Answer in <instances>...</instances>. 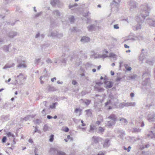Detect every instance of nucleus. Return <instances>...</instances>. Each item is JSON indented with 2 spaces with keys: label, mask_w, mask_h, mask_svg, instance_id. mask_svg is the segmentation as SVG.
Segmentation results:
<instances>
[{
  "label": "nucleus",
  "mask_w": 155,
  "mask_h": 155,
  "mask_svg": "<svg viewBox=\"0 0 155 155\" xmlns=\"http://www.w3.org/2000/svg\"><path fill=\"white\" fill-rule=\"evenodd\" d=\"M140 9V15L137 16L136 18L137 21L139 23L133 27L134 29L137 30L141 28V24L145 18L149 15L150 11L149 6L146 3L142 4Z\"/></svg>",
  "instance_id": "f257e3e1"
},
{
  "label": "nucleus",
  "mask_w": 155,
  "mask_h": 155,
  "mask_svg": "<svg viewBox=\"0 0 155 155\" xmlns=\"http://www.w3.org/2000/svg\"><path fill=\"white\" fill-rule=\"evenodd\" d=\"M110 120L106 123V126L109 128L111 127L113 125H114L116 122L117 120V117L116 115L113 114H112L107 118Z\"/></svg>",
  "instance_id": "f03ea898"
},
{
  "label": "nucleus",
  "mask_w": 155,
  "mask_h": 155,
  "mask_svg": "<svg viewBox=\"0 0 155 155\" xmlns=\"http://www.w3.org/2000/svg\"><path fill=\"white\" fill-rule=\"evenodd\" d=\"M15 60L18 63V64L17 67L19 68H26L27 66L25 64V61L22 60V57L21 56H19L18 57L15 58Z\"/></svg>",
  "instance_id": "7ed1b4c3"
},
{
  "label": "nucleus",
  "mask_w": 155,
  "mask_h": 155,
  "mask_svg": "<svg viewBox=\"0 0 155 155\" xmlns=\"http://www.w3.org/2000/svg\"><path fill=\"white\" fill-rule=\"evenodd\" d=\"M49 153L51 155H66L64 152L58 150L57 148H51L49 150Z\"/></svg>",
  "instance_id": "20e7f679"
},
{
  "label": "nucleus",
  "mask_w": 155,
  "mask_h": 155,
  "mask_svg": "<svg viewBox=\"0 0 155 155\" xmlns=\"http://www.w3.org/2000/svg\"><path fill=\"white\" fill-rule=\"evenodd\" d=\"M27 76L25 75H24L22 73H20L17 77V79L16 80V82L17 83H18L19 81V84L21 85L22 84L23 82L26 79Z\"/></svg>",
  "instance_id": "39448f33"
},
{
  "label": "nucleus",
  "mask_w": 155,
  "mask_h": 155,
  "mask_svg": "<svg viewBox=\"0 0 155 155\" xmlns=\"http://www.w3.org/2000/svg\"><path fill=\"white\" fill-rule=\"evenodd\" d=\"M142 85L143 87V88L147 90L151 88V84L150 82V78H146L145 80L142 82Z\"/></svg>",
  "instance_id": "423d86ee"
},
{
  "label": "nucleus",
  "mask_w": 155,
  "mask_h": 155,
  "mask_svg": "<svg viewBox=\"0 0 155 155\" xmlns=\"http://www.w3.org/2000/svg\"><path fill=\"white\" fill-rule=\"evenodd\" d=\"M119 5V2H111L110 4L111 9L114 12H117L118 10Z\"/></svg>",
  "instance_id": "0eeeda50"
},
{
  "label": "nucleus",
  "mask_w": 155,
  "mask_h": 155,
  "mask_svg": "<svg viewBox=\"0 0 155 155\" xmlns=\"http://www.w3.org/2000/svg\"><path fill=\"white\" fill-rule=\"evenodd\" d=\"M19 33L14 31H10L7 33V35L10 38H13L14 37L19 35Z\"/></svg>",
  "instance_id": "6e6552de"
},
{
  "label": "nucleus",
  "mask_w": 155,
  "mask_h": 155,
  "mask_svg": "<svg viewBox=\"0 0 155 155\" xmlns=\"http://www.w3.org/2000/svg\"><path fill=\"white\" fill-rule=\"evenodd\" d=\"M136 104L135 102H123L122 103L120 104V106L121 108H123L124 107H128L130 106H135Z\"/></svg>",
  "instance_id": "1a4fd4ad"
},
{
  "label": "nucleus",
  "mask_w": 155,
  "mask_h": 155,
  "mask_svg": "<svg viewBox=\"0 0 155 155\" xmlns=\"http://www.w3.org/2000/svg\"><path fill=\"white\" fill-rule=\"evenodd\" d=\"M147 119L149 121H155V114L152 113L149 114L147 117Z\"/></svg>",
  "instance_id": "9d476101"
},
{
  "label": "nucleus",
  "mask_w": 155,
  "mask_h": 155,
  "mask_svg": "<svg viewBox=\"0 0 155 155\" xmlns=\"http://www.w3.org/2000/svg\"><path fill=\"white\" fill-rule=\"evenodd\" d=\"M130 9L136 8L137 7V3L136 2L133 0H131L128 2Z\"/></svg>",
  "instance_id": "9b49d317"
},
{
  "label": "nucleus",
  "mask_w": 155,
  "mask_h": 155,
  "mask_svg": "<svg viewBox=\"0 0 155 155\" xmlns=\"http://www.w3.org/2000/svg\"><path fill=\"white\" fill-rule=\"evenodd\" d=\"M146 21L150 25L155 27V19H147Z\"/></svg>",
  "instance_id": "f8f14e48"
},
{
  "label": "nucleus",
  "mask_w": 155,
  "mask_h": 155,
  "mask_svg": "<svg viewBox=\"0 0 155 155\" xmlns=\"http://www.w3.org/2000/svg\"><path fill=\"white\" fill-rule=\"evenodd\" d=\"M102 138L99 137L93 136L92 137V140L95 143H97L100 141H101Z\"/></svg>",
  "instance_id": "ddd939ff"
},
{
  "label": "nucleus",
  "mask_w": 155,
  "mask_h": 155,
  "mask_svg": "<svg viewBox=\"0 0 155 155\" xmlns=\"http://www.w3.org/2000/svg\"><path fill=\"white\" fill-rule=\"evenodd\" d=\"M104 83L105 85V87L107 89L110 88L113 86V83L111 81H105Z\"/></svg>",
  "instance_id": "4468645a"
},
{
  "label": "nucleus",
  "mask_w": 155,
  "mask_h": 155,
  "mask_svg": "<svg viewBox=\"0 0 155 155\" xmlns=\"http://www.w3.org/2000/svg\"><path fill=\"white\" fill-rule=\"evenodd\" d=\"M11 44H9L8 45H4L2 47V49L3 51L5 52H8L9 51V48L11 47Z\"/></svg>",
  "instance_id": "2eb2a0df"
},
{
  "label": "nucleus",
  "mask_w": 155,
  "mask_h": 155,
  "mask_svg": "<svg viewBox=\"0 0 155 155\" xmlns=\"http://www.w3.org/2000/svg\"><path fill=\"white\" fill-rule=\"evenodd\" d=\"M147 56V53L141 52L139 57V59L140 61H142L146 58Z\"/></svg>",
  "instance_id": "dca6fc26"
},
{
  "label": "nucleus",
  "mask_w": 155,
  "mask_h": 155,
  "mask_svg": "<svg viewBox=\"0 0 155 155\" xmlns=\"http://www.w3.org/2000/svg\"><path fill=\"white\" fill-rule=\"evenodd\" d=\"M50 33V34H48V36H52V37H57V34L58 33V32L56 31H51L50 30L49 31Z\"/></svg>",
  "instance_id": "f3484780"
},
{
  "label": "nucleus",
  "mask_w": 155,
  "mask_h": 155,
  "mask_svg": "<svg viewBox=\"0 0 155 155\" xmlns=\"http://www.w3.org/2000/svg\"><path fill=\"white\" fill-rule=\"evenodd\" d=\"M9 115H3L1 117V120L3 121H5L9 119Z\"/></svg>",
  "instance_id": "a211bd4d"
},
{
  "label": "nucleus",
  "mask_w": 155,
  "mask_h": 155,
  "mask_svg": "<svg viewBox=\"0 0 155 155\" xmlns=\"http://www.w3.org/2000/svg\"><path fill=\"white\" fill-rule=\"evenodd\" d=\"M6 134L7 136L9 138L10 140L12 139H15V135L11 132H7Z\"/></svg>",
  "instance_id": "6ab92c4d"
},
{
  "label": "nucleus",
  "mask_w": 155,
  "mask_h": 155,
  "mask_svg": "<svg viewBox=\"0 0 155 155\" xmlns=\"http://www.w3.org/2000/svg\"><path fill=\"white\" fill-rule=\"evenodd\" d=\"M90 38L88 37L83 36L82 37L81 41L82 42H87L90 41Z\"/></svg>",
  "instance_id": "aec40b11"
},
{
  "label": "nucleus",
  "mask_w": 155,
  "mask_h": 155,
  "mask_svg": "<svg viewBox=\"0 0 155 155\" xmlns=\"http://www.w3.org/2000/svg\"><path fill=\"white\" fill-rule=\"evenodd\" d=\"M60 3V1L59 0H53L51 3V4L53 6L57 5L59 6V5Z\"/></svg>",
  "instance_id": "412c9836"
},
{
  "label": "nucleus",
  "mask_w": 155,
  "mask_h": 155,
  "mask_svg": "<svg viewBox=\"0 0 155 155\" xmlns=\"http://www.w3.org/2000/svg\"><path fill=\"white\" fill-rule=\"evenodd\" d=\"M147 137L151 139L154 138H155V135L152 131H151L147 134Z\"/></svg>",
  "instance_id": "4be33fe9"
},
{
  "label": "nucleus",
  "mask_w": 155,
  "mask_h": 155,
  "mask_svg": "<svg viewBox=\"0 0 155 155\" xmlns=\"http://www.w3.org/2000/svg\"><path fill=\"white\" fill-rule=\"evenodd\" d=\"M94 88L95 90L98 91L99 92H102L104 91V89L102 87H99L97 86H95Z\"/></svg>",
  "instance_id": "5701e85b"
},
{
  "label": "nucleus",
  "mask_w": 155,
  "mask_h": 155,
  "mask_svg": "<svg viewBox=\"0 0 155 155\" xmlns=\"http://www.w3.org/2000/svg\"><path fill=\"white\" fill-rule=\"evenodd\" d=\"M95 26L94 25H91L88 26L87 29L89 31H92L94 30L95 29Z\"/></svg>",
  "instance_id": "b1692460"
},
{
  "label": "nucleus",
  "mask_w": 155,
  "mask_h": 155,
  "mask_svg": "<svg viewBox=\"0 0 155 155\" xmlns=\"http://www.w3.org/2000/svg\"><path fill=\"white\" fill-rule=\"evenodd\" d=\"M83 103H84L86 105H88L91 102V100L87 99H81Z\"/></svg>",
  "instance_id": "393cba45"
},
{
  "label": "nucleus",
  "mask_w": 155,
  "mask_h": 155,
  "mask_svg": "<svg viewBox=\"0 0 155 155\" xmlns=\"http://www.w3.org/2000/svg\"><path fill=\"white\" fill-rule=\"evenodd\" d=\"M53 14L56 16L59 17L61 15V13L58 10H54L53 12Z\"/></svg>",
  "instance_id": "a878e982"
},
{
  "label": "nucleus",
  "mask_w": 155,
  "mask_h": 155,
  "mask_svg": "<svg viewBox=\"0 0 155 155\" xmlns=\"http://www.w3.org/2000/svg\"><path fill=\"white\" fill-rule=\"evenodd\" d=\"M15 65V64L14 63H12L11 65H9L8 64H7L3 68L4 69H6L8 68H10L14 66Z\"/></svg>",
  "instance_id": "bb28decb"
},
{
  "label": "nucleus",
  "mask_w": 155,
  "mask_h": 155,
  "mask_svg": "<svg viewBox=\"0 0 155 155\" xmlns=\"http://www.w3.org/2000/svg\"><path fill=\"white\" fill-rule=\"evenodd\" d=\"M124 42H125L128 40H132V41H134L137 40V39L135 37V38H128L125 37L124 38Z\"/></svg>",
  "instance_id": "cd10ccee"
},
{
  "label": "nucleus",
  "mask_w": 155,
  "mask_h": 155,
  "mask_svg": "<svg viewBox=\"0 0 155 155\" xmlns=\"http://www.w3.org/2000/svg\"><path fill=\"white\" fill-rule=\"evenodd\" d=\"M48 91H57V89L54 87L49 86L48 87Z\"/></svg>",
  "instance_id": "c85d7f7f"
},
{
  "label": "nucleus",
  "mask_w": 155,
  "mask_h": 155,
  "mask_svg": "<svg viewBox=\"0 0 155 155\" xmlns=\"http://www.w3.org/2000/svg\"><path fill=\"white\" fill-rule=\"evenodd\" d=\"M96 127L94 125H91L89 131L90 132H94V130L96 128Z\"/></svg>",
  "instance_id": "c756f323"
},
{
  "label": "nucleus",
  "mask_w": 155,
  "mask_h": 155,
  "mask_svg": "<svg viewBox=\"0 0 155 155\" xmlns=\"http://www.w3.org/2000/svg\"><path fill=\"white\" fill-rule=\"evenodd\" d=\"M150 71H146L143 73V75L142 77L143 78H144L146 77H147V76H149L150 75Z\"/></svg>",
  "instance_id": "7c9ffc66"
},
{
  "label": "nucleus",
  "mask_w": 155,
  "mask_h": 155,
  "mask_svg": "<svg viewBox=\"0 0 155 155\" xmlns=\"http://www.w3.org/2000/svg\"><path fill=\"white\" fill-rule=\"evenodd\" d=\"M41 59V58H36L34 61V64L36 65H38L40 62Z\"/></svg>",
  "instance_id": "2f4dec72"
},
{
  "label": "nucleus",
  "mask_w": 155,
  "mask_h": 155,
  "mask_svg": "<svg viewBox=\"0 0 155 155\" xmlns=\"http://www.w3.org/2000/svg\"><path fill=\"white\" fill-rule=\"evenodd\" d=\"M124 66L125 68L126 69L127 71H130L132 68L131 67H129L128 64H124Z\"/></svg>",
  "instance_id": "473e14b6"
},
{
  "label": "nucleus",
  "mask_w": 155,
  "mask_h": 155,
  "mask_svg": "<svg viewBox=\"0 0 155 155\" xmlns=\"http://www.w3.org/2000/svg\"><path fill=\"white\" fill-rule=\"evenodd\" d=\"M35 129L34 130V132L33 133V134L34 135L35 133L38 132L40 134H41V131L38 130V127H35Z\"/></svg>",
  "instance_id": "72a5a7b5"
},
{
  "label": "nucleus",
  "mask_w": 155,
  "mask_h": 155,
  "mask_svg": "<svg viewBox=\"0 0 155 155\" xmlns=\"http://www.w3.org/2000/svg\"><path fill=\"white\" fill-rule=\"evenodd\" d=\"M105 129L104 127H100L98 129V133H101V134H103V132L104 131Z\"/></svg>",
  "instance_id": "f704fd0d"
},
{
  "label": "nucleus",
  "mask_w": 155,
  "mask_h": 155,
  "mask_svg": "<svg viewBox=\"0 0 155 155\" xmlns=\"http://www.w3.org/2000/svg\"><path fill=\"white\" fill-rule=\"evenodd\" d=\"M67 59L65 58H61L60 59V61L61 62V63L63 64H64V65H65L66 61H67Z\"/></svg>",
  "instance_id": "c9c22d12"
},
{
  "label": "nucleus",
  "mask_w": 155,
  "mask_h": 155,
  "mask_svg": "<svg viewBox=\"0 0 155 155\" xmlns=\"http://www.w3.org/2000/svg\"><path fill=\"white\" fill-rule=\"evenodd\" d=\"M49 129V127L47 124H46L44 125L43 128V130L44 132L47 131Z\"/></svg>",
  "instance_id": "e433bc0d"
},
{
  "label": "nucleus",
  "mask_w": 155,
  "mask_h": 155,
  "mask_svg": "<svg viewBox=\"0 0 155 155\" xmlns=\"http://www.w3.org/2000/svg\"><path fill=\"white\" fill-rule=\"evenodd\" d=\"M42 14V12H41L38 13L36 14H35L33 16V17L34 18H37L39 17L40 16L41 14Z\"/></svg>",
  "instance_id": "4c0bfd02"
},
{
  "label": "nucleus",
  "mask_w": 155,
  "mask_h": 155,
  "mask_svg": "<svg viewBox=\"0 0 155 155\" xmlns=\"http://www.w3.org/2000/svg\"><path fill=\"white\" fill-rule=\"evenodd\" d=\"M109 140L108 139H106L104 142L103 145L104 147H108V143L109 142Z\"/></svg>",
  "instance_id": "58836bf2"
},
{
  "label": "nucleus",
  "mask_w": 155,
  "mask_h": 155,
  "mask_svg": "<svg viewBox=\"0 0 155 155\" xmlns=\"http://www.w3.org/2000/svg\"><path fill=\"white\" fill-rule=\"evenodd\" d=\"M133 132L138 133L140 132L141 131V129H139V128H133Z\"/></svg>",
  "instance_id": "ea45409f"
},
{
  "label": "nucleus",
  "mask_w": 155,
  "mask_h": 155,
  "mask_svg": "<svg viewBox=\"0 0 155 155\" xmlns=\"http://www.w3.org/2000/svg\"><path fill=\"white\" fill-rule=\"evenodd\" d=\"M58 103L55 102L53 103L50 106V108L51 109H53L55 108V105H57Z\"/></svg>",
  "instance_id": "a19ab883"
},
{
  "label": "nucleus",
  "mask_w": 155,
  "mask_h": 155,
  "mask_svg": "<svg viewBox=\"0 0 155 155\" xmlns=\"http://www.w3.org/2000/svg\"><path fill=\"white\" fill-rule=\"evenodd\" d=\"M30 117H31V118H33V117H32L31 116L29 115H28L26 117L24 118L23 119L25 120V121H27L29 119Z\"/></svg>",
  "instance_id": "79ce46f5"
},
{
  "label": "nucleus",
  "mask_w": 155,
  "mask_h": 155,
  "mask_svg": "<svg viewBox=\"0 0 155 155\" xmlns=\"http://www.w3.org/2000/svg\"><path fill=\"white\" fill-rule=\"evenodd\" d=\"M98 57H99V58H105L108 57L107 55L105 54H104L102 55L100 54V55Z\"/></svg>",
  "instance_id": "37998d69"
},
{
  "label": "nucleus",
  "mask_w": 155,
  "mask_h": 155,
  "mask_svg": "<svg viewBox=\"0 0 155 155\" xmlns=\"http://www.w3.org/2000/svg\"><path fill=\"white\" fill-rule=\"evenodd\" d=\"M63 36V35L62 33H58L56 37L58 38H60L62 37Z\"/></svg>",
  "instance_id": "c03bdc74"
},
{
  "label": "nucleus",
  "mask_w": 155,
  "mask_h": 155,
  "mask_svg": "<svg viewBox=\"0 0 155 155\" xmlns=\"http://www.w3.org/2000/svg\"><path fill=\"white\" fill-rule=\"evenodd\" d=\"M35 124H39L40 123H41V120L39 119H37L36 120L33 121Z\"/></svg>",
  "instance_id": "a18cd8bd"
},
{
  "label": "nucleus",
  "mask_w": 155,
  "mask_h": 155,
  "mask_svg": "<svg viewBox=\"0 0 155 155\" xmlns=\"http://www.w3.org/2000/svg\"><path fill=\"white\" fill-rule=\"evenodd\" d=\"M69 19L71 23H73L74 21V16H72L69 18Z\"/></svg>",
  "instance_id": "49530a36"
},
{
  "label": "nucleus",
  "mask_w": 155,
  "mask_h": 155,
  "mask_svg": "<svg viewBox=\"0 0 155 155\" xmlns=\"http://www.w3.org/2000/svg\"><path fill=\"white\" fill-rule=\"evenodd\" d=\"M109 56L110 57H112L113 58H116V55L113 53H110L109 54Z\"/></svg>",
  "instance_id": "de8ad7c7"
},
{
  "label": "nucleus",
  "mask_w": 155,
  "mask_h": 155,
  "mask_svg": "<svg viewBox=\"0 0 155 155\" xmlns=\"http://www.w3.org/2000/svg\"><path fill=\"white\" fill-rule=\"evenodd\" d=\"M137 40H141L143 39V37L141 35H138V36L136 37Z\"/></svg>",
  "instance_id": "09e8293b"
},
{
  "label": "nucleus",
  "mask_w": 155,
  "mask_h": 155,
  "mask_svg": "<svg viewBox=\"0 0 155 155\" xmlns=\"http://www.w3.org/2000/svg\"><path fill=\"white\" fill-rule=\"evenodd\" d=\"M120 120L123 122L124 123H126L127 122V121L124 118H121L120 119Z\"/></svg>",
  "instance_id": "8fccbe9b"
},
{
  "label": "nucleus",
  "mask_w": 155,
  "mask_h": 155,
  "mask_svg": "<svg viewBox=\"0 0 155 155\" xmlns=\"http://www.w3.org/2000/svg\"><path fill=\"white\" fill-rule=\"evenodd\" d=\"M99 55L100 54L97 53H94L93 54V56L95 58H99L98 57Z\"/></svg>",
  "instance_id": "3c124183"
},
{
  "label": "nucleus",
  "mask_w": 155,
  "mask_h": 155,
  "mask_svg": "<svg viewBox=\"0 0 155 155\" xmlns=\"http://www.w3.org/2000/svg\"><path fill=\"white\" fill-rule=\"evenodd\" d=\"M6 139H7L6 137L5 136H4L3 137V138L2 139V143H5L6 141Z\"/></svg>",
  "instance_id": "603ef678"
},
{
  "label": "nucleus",
  "mask_w": 155,
  "mask_h": 155,
  "mask_svg": "<svg viewBox=\"0 0 155 155\" xmlns=\"http://www.w3.org/2000/svg\"><path fill=\"white\" fill-rule=\"evenodd\" d=\"M54 135H53V134H52L50 136V139H49V141L51 142H52L53 141V140H54Z\"/></svg>",
  "instance_id": "864d4df0"
},
{
  "label": "nucleus",
  "mask_w": 155,
  "mask_h": 155,
  "mask_svg": "<svg viewBox=\"0 0 155 155\" xmlns=\"http://www.w3.org/2000/svg\"><path fill=\"white\" fill-rule=\"evenodd\" d=\"M103 84V83L102 82H96V84L95 86H97L98 87V86H100L101 85Z\"/></svg>",
  "instance_id": "5fc2aeb1"
},
{
  "label": "nucleus",
  "mask_w": 155,
  "mask_h": 155,
  "mask_svg": "<svg viewBox=\"0 0 155 155\" xmlns=\"http://www.w3.org/2000/svg\"><path fill=\"white\" fill-rule=\"evenodd\" d=\"M8 107V104L7 103L5 104L3 106V107L4 108L7 109Z\"/></svg>",
  "instance_id": "6e6d98bb"
},
{
  "label": "nucleus",
  "mask_w": 155,
  "mask_h": 155,
  "mask_svg": "<svg viewBox=\"0 0 155 155\" xmlns=\"http://www.w3.org/2000/svg\"><path fill=\"white\" fill-rule=\"evenodd\" d=\"M146 62L147 63L149 64H150V65H153L152 62L151 61H149L148 60H147Z\"/></svg>",
  "instance_id": "4d7b16f0"
},
{
  "label": "nucleus",
  "mask_w": 155,
  "mask_h": 155,
  "mask_svg": "<svg viewBox=\"0 0 155 155\" xmlns=\"http://www.w3.org/2000/svg\"><path fill=\"white\" fill-rule=\"evenodd\" d=\"M137 77V75L136 74H134L130 76V78L131 79H134Z\"/></svg>",
  "instance_id": "13d9d810"
},
{
  "label": "nucleus",
  "mask_w": 155,
  "mask_h": 155,
  "mask_svg": "<svg viewBox=\"0 0 155 155\" xmlns=\"http://www.w3.org/2000/svg\"><path fill=\"white\" fill-rule=\"evenodd\" d=\"M46 61L47 63L49 64L50 63H52V61L49 58H48L46 60Z\"/></svg>",
  "instance_id": "bf43d9fd"
},
{
  "label": "nucleus",
  "mask_w": 155,
  "mask_h": 155,
  "mask_svg": "<svg viewBox=\"0 0 155 155\" xmlns=\"http://www.w3.org/2000/svg\"><path fill=\"white\" fill-rule=\"evenodd\" d=\"M90 13L89 12H88L87 13H84L83 15V16L85 17H86L89 14H90Z\"/></svg>",
  "instance_id": "052dcab7"
},
{
  "label": "nucleus",
  "mask_w": 155,
  "mask_h": 155,
  "mask_svg": "<svg viewBox=\"0 0 155 155\" xmlns=\"http://www.w3.org/2000/svg\"><path fill=\"white\" fill-rule=\"evenodd\" d=\"M114 29H118L119 28V27L118 26V24L115 25H114Z\"/></svg>",
  "instance_id": "680f3d73"
},
{
  "label": "nucleus",
  "mask_w": 155,
  "mask_h": 155,
  "mask_svg": "<svg viewBox=\"0 0 155 155\" xmlns=\"http://www.w3.org/2000/svg\"><path fill=\"white\" fill-rule=\"evenodd\" d=\"M45 77V76H41L40 78V80H41L40 83L41 84H43L44 83V82L41 80L43 77Z\"/></svg>",
  "instance_id": "e2e57ef3"
},
{
  "label": "nucleus",
  "mask_w": 155,
  "mask_h": 155,
  "mask_svg": "<svg viewBox=\"0 0 155 155\" xmlns=\"http://www.w3.org/2000/svg\"><path fill=\"white\" fill-rule=\"evenodd\" d=\"M76 27H74L72 29H70V30L71 32H75L76 31Z\"/></svg>",
  "instance_id": "0e129e2a"
},
{
  "label": "nucleus",
  "mask_w": 155,
  "mask_h": 155,
  "mask_svg": "<svg viewBox=\"0 0 155 155\" xmlns=\"http://www.w3.org/2000/svg\"><path fill=\"white\" fill-rule=\"evenodd\" d=\"M39 37H40V33L39 32H38V33L36 35L35 37V38H38Z\"/></svg>",
  "instance_id": "69168bd1"
},
{
  "label": "nucleus",
  "mask_w": 155,
  "mask_h": 155,
  "mask_svg": "<svg viewBox=\"0 0 155 155\" xmlns=\"http://www.w3.org/2000/svg\"><path fill=\"white\" fill-rule=\"evenodd\" d=\"M64 130L65 132H68L69 130V129L67 127H66Z\"/></svg>",
  "instance_id": "338daca9"
},
{
  "label": "nucleus",
  "mask_w": 155,
  "mask_h": 155,
  "mask_svg": "<svg viewBox=\"0 0 155 155\" xmlns=\"http://www.w3.org/2000/svg\"><path fill=\"white\" fill-rule=\"evenodd\" d=\"M78 111H81V110L80 109L77 108H76L75 110V112L76 113H78Z\"/></svg>",
  "instance_id": "774afa93"
}]
</instances>
